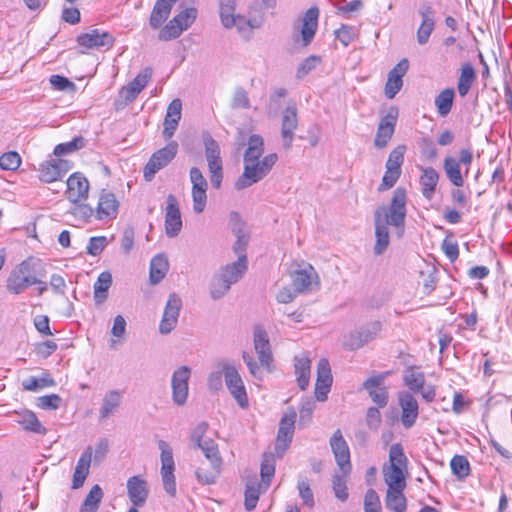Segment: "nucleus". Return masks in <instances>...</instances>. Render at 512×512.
Instances as JSON below:
<instances>
[{
  "instance_id": "nucleus-24",
  "label": "nucleus",
  "mask_w": 512,
  "mask_h": 512,
  "mask_svg": "<svg viewBox=\"0 0 512 512\" xmlns=\"http://www.w3.org/2000/svg\"><path fill=\"white\" fill-rule=\"evenodd\" d=\"M409 62L407 59L400 60L388 73L385 84V96L393 99L403 86V77L407 73Z\"/></svg>"
},
{
  "instance_id": "nucleus-29",
  "label": "nucleus",
  "mask_w": 512,
  "mask_h": 512,
  "mask_svg": "<svg viewBox=\"0 0 512 512\" xmlns=\"http://www.w3.org/2000/svg\"><path fill=\"white\" fill-rule=\"evenodd\" d=\"M92 448L87 447L79 457L72 479V488L79 489L83 486L87 476L89 475L90 465L92 461Z\"/></svg>"
},
{
  "instance_id": "nucleus-50",
  "label": "nucleus",
  "mask_w": 512,
  "mask_h": 512,
  "mask_svg": "<svg viewBox=\"0 0 512 512\" xmlns=\"http://www.w3.org/2000/svg\"><path fill=\"white\" fill-rule=\"evenodd\" d=\"M450 467L458 479H464L469 475L470 464L465 456L455 455L450 461Z\"/></svg>"
},
{
  "instance_id": "nucleus-63",
  "label": "nucleus",
  "mask_w": 512,
  "mask_h": 512,
  "mask_svg": "<svg viewBox=\"0 0 512 512\" xmlns=\"http://www.w3.org/2000/svg\"><path fill=\"white\" fill-rule=\"evenodd\" d=\"M406 151V147L404 145H399L394 148L388 157L386 162V168H392L397 171H401V165L404 161V154Z\"/></svg>"
},
{
  "instance_id": "nucleus-11",
  "label": "nucleus",
  "mask_w": 512,
  "mask_h": 512,
  "mask_svg": "<svg viewBox=\"0 0 512 512\" xmlns=\"http://www.w3.org/2000/svg\"><path fill=\"white\" fill-rule=\"evenodd\" d=\"M72 166L68 160L50 158L39 164L38 178L43 183L58 181L72 169Z\"/></svg>"
},
{
  "instance_id": "nucleus-9",
  "label": "nucleus",
  "mask_w": 512,
  "mask_h": 512,
  "mask_svg": "<svg viewBox=\"0 0 512 512\" xmlns=\"http://www.w3.org/2000/svg\"><path fill=\"white\" fill-rule=\"evenodd\" d=\"M177 152L178 143L176 141H171L165 147L154 152L143 169L145 180L151 181L159 170L166 167L175 158Z\"/></svg>"
},
{
  "instance_id": "nucleus-12",
  "label": "nucleus",
  "mask_w": 512,
  "mask_h": 512,
  "mask_svg": "<svg viewBox=\"0 0 512 512\" xmlns=\"http://www.w3.org/2000/svg\"><path fill=\"white\" fill-rule=\"evenodd\" d=\"M190 181L192 183L193 210L195 213H202L207 202V180L199 168L192 167L190 169Z\"/></svg>"
},
{
  "instance_id": "nucleus-22",
  "label": "nucleus",
  "mask_w": 512,
  "mask_h": 512,
  "mask_svg": "<svg viewBox=\"0 0 512 512\" xmlns=\"http://www.w3.org/2000/svg\"><path fill=\"white\" fill-rule=\"evenodd\" d=\"M114 37L105 31L99 29H92L89 32L80 34L77 37V43L87 49L92 48H106L109 49L114 44Z\"/></svg>"
},
{
  "instance_id": "nucleus-43",
  "label": "nucleus",
  "mask_w": 512,
  "mask_h": 512,
  "mask_svg": "<svg viewBox=\"0 0 512 512\" xmlns=\"http://www.w3.org/2000/svg\"><path fill=\"white\" fill-rule=\"evenodd\" d=\"M404 489H387L385 504L391 512H405L407 500L403 493Z\"/></svg>"
},
{
  "instance_id": "nucleus-59",
  "label": "nucleus",
  "mask_w": 512,
  "mask_h": 512,
  "mask_svg": "<svg viewBox=\"0 0 512 512\" xmlns=\"http://www.w3.org/2000/svg\"><path fill=\"white\" fill-rule=\"evenodd\" d=\"M232 109H249L251 107L247 91L243 87H237L232 95Z\"/></svg>"
},
{
  "instance_id": "nucleus-49",
  "label": "nucleus",
  "mask_w": 512,
  "mask_h": 512,
  "mask_svg": "<svg viewBox=\"0 0 512 512\" xmlns=\"http://www.w3.org/2000/svg\"><path fill=\"white\" fill-rule=\"evenodd\" d=\"M261 489L264 490L262 484L256 482H248L245 489V507L248 511L253 510L258 502Z\"/></svg>"
},
{
  "instance_id": "nucleus-3",
  "label": "nucleus",
  "mask_w": 512,
  "mask_h": 512,
  "mask_svg": "<svg viewBox=\"0 0 512 512\" xmlns=\"http://www.w3.org/2000/svg\"><path fill=\"white\" fill-rule=\"evenodd\" d=\"M407 457L400 443L389 449V464L383 467V477L388 489H405Z\"/></svg>"
},
{
  "instance_id": "nucleus-20",
  "label": "nucleus",
  "mask_w": 512,
  "mask_h": 512,
  "mask_svg": "<svg viewBox=\"0 0 512 512\" xmlns=\"http://www.w3.org/2000/svg\"><path fill=\"white\" fill-rule=\"evenodd\" d=\"M165 210V233L169 238L176 237L182 229V219L179 204L172 194L167 196Z\"/></svg>"
},
{
  "instance_id": "nucleus-2",
  "label": "nucleus",
  "mask_w": 512,
  "mask_h": 512,
  "mask_svg": "<svg viewBox=\"0 0 512 512\" xmlns=\"http://www.w3.org/2000/svg\"><path fill=\"white\" fill-rule=\"evenodd\" d=\"M253 345L260 365H258L253 356L247 352H243L242 358L244 363L247 365L250 374L254 378L261 380L263 377L261 367L266 369L268 372H271L273 363V354L269 337L262 326L254 327Z\"/></svg>"
},
{
  "instance_id": "nucleus-34",
  "label": "nucleus",
  "mask_w": 512,
  "mask_h": 512,
  "mask_svg": "<svg viewBox=\"0 0 512 512\" xmlns=\"http://www.w3.org/2000/svg\"><path fill=\"white\" fill-rule=\"evenodd\" d=\"M296 381L301 390H305L310 381L311 360L306 354L294 357Z\"/></svg>"
},
{
  "instance_id": "nucleus-15",
  "label": "nucleus",
  "mask_w": 512,
  "mask_h": 512,
  "mask_svg": "<svg viewBox=\"0 0 512 512\" xmlns=\"http://www.w3.org/2000/svg\"><path fill=\"white\" fill-rule=\"evenodd\" d=\"M330 446L334 454L336 463L343 474L351 472L350 450L340 429H337L331 439Z\"/></svg>"
},
{
  "instance_id": "nucleus-45",
  "label": "nucleus",
  "mask_w": 512,
  "mask_h": 512,
  "mask_svg": "<svg viewBox=\"0 0 512 512\" xmlns=\"http://www.w3.org/2000/svg\"><path fill=\"white\" fill-rule=\"evenodd\" d=\"M264 152V140L258 134H253L248 139L247 148L244 153L243 161L251 162L260 160Z\"/></svg>"
},
{
  "instance_id": "nucleus-5",
  "label": "nucleus",
  "mask_w": 512,
  "mask_h": 512,
  "mask_svg": "<svg viewBox=\"0 0 512 512\" xmlns=\"http://www.w3.org/2000/svg\"><path fill=\"white\" fill-rule=\"evenodd\" d=\"M222 368L225 385L231 396L235 399L239 407L245 409L249 406L248 396L242 377L234 364L223 361L218 364Z\"/></svg>"
},
{
  "instance_id": "nucleus-55",
  "label": "nucleus",
  "mask_w": 512,
  "mask_h": 512,
  "mask_svg": "<svg viewBox=\"0 0 512 512\" xmlns=\"http://www.w3.org/2000/svg\"><path fill=\"white\" fill-rule=\"evenodd\" d=\"M242 223L240 221L234 224L232 231L235 234L237 240L233 245L234 252L238 255H246L245 250L248 244V237L245 235Z\"/></svg>"
},
{
  "instance_id": "nucleus-61",
  "label": "nucleus",
  "mask_w": 512,
  "mask_h": 512,
  "mask_svg": "<svg viewBox=\"0 0 512 512\" xmlns=\"http://www.w3.org/2000/svg\"><path fill=\"white\" fill-rule=\"evenodd\" d=\"M21 165V157L15 151L3 153L0 156V168L2 170L14 171Z\"/></svg>"
},
{
  "instance_id": "nucleus-37",
  "label": "nucleus",
  "mask_w": 512,
  "mask_h": 512,
  "mask_svg": "<svg viewBox=\"0 0 512 512\" xmlns=\"http://www.w3.org/2000/svg\"><path fill=\"white\" fill-rule=\"evenodd\" d=\"M443 169L446 177L452 185L459 188L464 184L460 163L452 156H446L443 161Z\"/></svg>"
},
{
  "instance_id": "nucleus-25",
  "label": "nucleus",
  "mask_w": 512,
  "mask_h": 512,
  "mask_svg": "<svg viewBox=\"0 0 512 512\" xmlns=\"http://www.w3.org/2000/svg\"><path fill=\"white\" fill-rule=\"evenodd\" d=\"M152 76L150 68L143 69L132 81L126 86L122 87L119 92V97L124 99V104L133 102L139 93L146 87Z\"/></svg>"
},
{
  "instance_id": "nucleus-7",
  "label": "nucleus",
  "mask_w": 512,
  "mask_h": 512,
  "mask_svg": "<svg viewBox=\"0 0 512 512\" xmlns=\"http://www.w3.org/2000/svg\"><path fill=\"white\" fill-rule=\"evenodd\" d=\"M158 448L160 449L161 460V480L163 488L171 497H175L177 493L175 481V462L173 459V451L171 446L164 440L158 441Z\"/></svg>"
},
{
  "instance_id": "nucleus-57",
  "label": "nucleus",
  "mask_w": 512,
  "mask_h": 512,
  "mask_svg": "<svg viewBox=\"0 0 512 512\" xmlns=\"http://www.w3.org/2000/svg\"><path fill=\"white\" fill-rule=\"evenodd\" d=\"M297 489L303 504L309 508L314 507L315 501L313 491L310 488V484L306 478H300L298 480Z\"/></svg>"
},
{
  "instance_id": "nucleus-36",
  "label": "nucleus",
  "mask_w": 512,
  "mask_h": 512,
  "mask_svg": "<svg viewBox=\"0 0 512 512\" xmlns=\"http://www.w3.org/2000/svg\"><path fill=\"white\" fill-rule=\"evenodd\" d=\"M202 140L205 148V156L208 162V168H217V166H222L220 147L217 141L211 136L209 132H203Z\"/></svg>"
},
{
  "instance_id": "nucleus-4",
  "label": "nucleus",
  "mask_w": 512,
  "mask_h": 512,
  "mask_svg": "<svg viewBox=\"0 0 512 512\" xmlns=\"http://www.w3.org/2000/svg\"><path fill=\"white\" fill-rule=\"evenodd\" d=\"M277 160V154L271 153L260 160L244 162V170L235 182V189L243 190L261 181L269 174Z\"/></svg>"
},
{
  "instance_id": "nucleus-58",
  "label": "nucleus",
  "mask_w": 512,
  "mask_h": 512,
  "mask_svg": "<svg viewBox=\"0 0 512 512\" xmlns=\"http://www.w3.org/2000/svg\"><path fill=\"white\" fill-rule=\"evenodd\" d=\"M54 385V380L49 377H28L22 382V386L24 390L27 391H38L39 389H43L45 387H51Z\"/></svg>"
},
{
  "instance_id": "nucleus-35",
  "label": "nucleus",
  "mask_w": 512,
  "mask_h": 512,
  "mask_svg": "<svg viewBox=\"0 0 512 512\" xmlns=\"http://www.w3.org/2000/svg\"><path fill=\"white\" fill-rule=\"evenodd\" d=\"M173 5V0L156 1L149 18V24L153 29H159L163 25L168 19Z\"/></svg>"
},
{
  "instance_id": "nucleus-21",
  "label": "nucleus",
  "mask_w": 512,
  "mask_h": 512,
  "mask_svg": "<svg viewBox=\"0 0 512 512\" xmlns=\"http://www.w3.org/2000/svg\"><path fill=\"white\" fill-rule=\"evenodd\" d=\"M67 199L76 204L88 198L89 182L87 178L80 172L71 174L67 179Z\"/></svg>"
},
{
  "instance_id": "nucleus-31",
  "label": "nucleus",
  "mask_w": 512,
  "mask_h": 512,
  "mask_svg": "<svg viewBox=\"0 0 512 512\" xmlns=\"http://www.w3.org/2000/svg\"><path fill=\"white\" fill-rule=\"evenodd\" d=\"M421 172L419 183L422 195L427 200H431L435 194L440 175L436 169L431 166L421 167Z\"/></svg>"
},
{
  "instance_id": "nucleus-64",
  "label": "nucleus",
  "mask_w": 512,
  "mask_h": 512,
  "mask_svg": "<svg viewBox=\"0 0 512 512\" xmlns=\"http://www.w3.org/2000/svg\"><path fill=\"white\" fill-rule=\"evenodd\" d=\"M365 512H381L380 498L374 489H368L364 497Z\"/></svg>"
},
{
  "instance_id": "nucleus-8",
  "label": "nucleus",
  "mask_w": 512,
  "mask_h": 512,
  "mask_svg": "<svg viewBox=\"0 0 512 512\" xmlns=\"http://www.w3.org/2000/svg\"><path fill=\"white\" fill-rule=\"evenodd\" d=\"M38 282L39 279L33 273L31 263L24 260L11 271L6 281V288L8 292L18 295Z\"/></svg>"
},
{
  "instance_id": "nucleus-42",
  "label": "nucleus",
  "mask_w": 512,
  "mask_h": 512,
  "mask_svg": "<svg viewBox=\"0 0 512 512\" xmlns=\"http://www.w3.org/2000/svg\"><path fill=\"white\" fill-rule=\"evenodd\" d=\"M112 284V275L108 271L99 274L94 283V301L96 304H102L108 297V290Z\"/></svg>"
},
{
  "instance_id": "nucleus-56",
  "label": "nucleus",
  "mask_w": 512,
  "mask_h": 512,
  "mask_svg": "<svg viewBox=\"0 0 512 512\" xmlns=\"http://www.w3.org/2000/svg\"><path fill=\"white\" fill-rule=\"evenodd\" d=\"M83 146H84V139L82 137H76L69 142L60 143V144L56 145L54 148L53 154L57 157H61L63 155L77 151V150L81 149Z\"/></svg>"
},
{
  "instance_id": "nucleus-30",
  "label": "nucleus",
  "mask_w": 512,
  "mask_h": 512,
  "mask_svg": "<svg viewBox=\"0 0 512 512\" xmlns=\"http://www.w3.org/2000/svg\"><path fill=\"white\" fill-rule=\"evenodd\" d=\"M119 207V202L116 199V196L111 192L103 191L100 194L97 209H96V217L98 220H104L107 218H115L117 215Z\"/></svg>"
},
{
  "instance_id": "nucleus-46",
  "label": "nucleus",
  "mask_w": 512,
  "mask_h": 512,
  "mask_svg": "<svg viewBox=\"0 0 512 512\" xmlns=\"http://www.w3.org/2000/svg\"><path fill=\"white\" fill-rule=\"evenodd\" d=\"M103 495L102 488L98 484L93 485L82 502L79 512H97Z\"/></svg>"
},
{
  "instance_id": "nucleus-53",
  "label": "nucleus",
  "mask_w": 512,
  "mask_h": 512,
  "mask_svg": "<svg viewBox=\"0 0 512 512\" xmlns=\"http://www.w3.org/2000/svg\"><path fill=\"white\" fill-rule=\"evenodd\" d=\"M224 280L219 273L213 277L210 284V296L214 300L222 298L230 290V284Z\"/></svg>"
},
{
  "instance_id": "nucleus-26",
  "label": "nucleus",
  "mask_w": 512,
  "mask_h": 512,
  "mask_svg": "<svg viewBox=\"0 0 512 512\" xmlns=\"http://www.w3.org/2000/svg\"><path fill=\"white\" fill-rule=\"evenodd\" d=\"M387 373L378 374L363 382V389L367 390L372 401L379 407H385L388 403V391L383 386Z\"/></svg>"
},
{
  "instance_id": "nucleus-33",
  "label": "nucleus",
  "mask_w": 512,
  "mask_h": 512,
  "mask_svg": "<svg viewBox=\"0 0 512 512\" xmlns=\"http://www.w3.org/2000/svg\"><path fill=\"white\" fill-rule=\"evenodd\" d=\"M319 10L317 7L309 8L303 17L301 36L303 44L306 46L311 43L318 27Z\"/></svg>"
},
{
  "instance_id": "nucleus-16",
  "label": "nucleus",
  "mask_w": 512,
  "mask_h": 512,
  "mask_svg": "<svg viewBox=\"0 0 512 512\" xmlns=\"http://www.w3.org/2000/svg\"><path fill=\"white\" fill-rule=\"evenodd\" d=\"M181 308V298L175 293L170 294L159 324V332L161 334H169L176 327Z\"/></svg>"
},
{
  "instance_id": "nucleus-14",
  "label": "nucleus",
  "mask_w": 512,
  "mask_h": 512,
  "mask_svg": "<svg viewBox=\"0 0 512 512\" xmlns=\"http://www.w3.org/2000/svg\"><path fill=\"white\" fill-rule=\"evenodd\" d=\"M398 404L401 409L400 421L404 428L410 429L419 416V405L416 398L408 391L398 393Z\"/></svg>"
},
{
  "instance_id": "nucleus-41",
  "label": "nucleus",
  "mask_w": 512,
  "mask_h": 512,
  "mask_svg": "<svg viewBox=\"0 0 512 512\" xmlns=\"http://www.w3.org/2000/svg\"><path fill=\"white\" fill-rule=\"evenodd\" d=\"M169 263L164 254H157L150 262L149 278L152 284H158L166 275Z\"/></svg>"
},
{
  "instance_id": "nucleus-19",
  "label": "nucleus",
  "mask_w": 512,
  "mask_h": 512,
  "mask_svg": "<svg viewBox=\"0 0 512 512\" xmlns=\"http://www.w3.org/2000/svg\"><path fill=\"white\" fill-rule=\"evenodd\" d=\"M297 127V108L294 104L289 105L283 110L281 116V139L286 150H289L292 146Z\"/></svg>"
},
{
  "instance_id": "nucleus-6",
  "label": "nucleus",
  "mask_w": 512,
  "mask_h": 512,
  "mask_svg": "<svg viewBox=\"0 0 512 512\" xmlns=\"http://www.w3.org/2000/svg\"><path fill=\"white\" fill-rule=\"evenodd\" d=\"M197 18L196 8H186L175 15L159 32L158 38L161 41H170L178 38L181 33L187 30Z\"/></svg>"
},
{
  "instance_id": "nucleus-47",
  "label": "nucleus",
  "mask_w": 512,
  "mask_h": 512,
  "mask_svg": "<svg viewBox=\"0 0 512 512\" xmlns=\"http://www.w3.org/2000/svg\"><path fill=\"white\" fill-rule=\"evenodd\" d=\"M454 97L455 91L453 88H446L435 97L434 103L441 117H445L450 113Z\"/></svg>"
},
{
  "instance_id": "nucleus-52",
  "label": "nucleus",
  "mask_w": 512,
  "mask_h": 512,
  "mask_svg": "<svg viewBox=\"0 0 512 512\" xmlns=\"http://www.w3.org/2000/svg\"><path fill=\"white\" fill-rule=\"evenodd\" d=\"M275 473V463L272 456L265 455L261 462L260 474L262 478V485L264 490H266L271 482Z\"/></svg>"
},
{
  "instance_id": "nucleus-23",
  "label": "nucleus",
  "mask_w": 512,
  "mask_h": 512,
  "mask_svg": "<svg viewBox=\"0 0 512 512\" xmlns=\"http://www.w3.org/2000/svg\"><path fill=\"white\" fill-rule=\"evenodd\" d=\"M380 331V323L374 322L349 334L344 346L349 350H357L372 341Z\"/></svg>"
},
{
  "instance_id": "nucleus-27",
  "label": "nucleus",
  "mask_w": 512,
  "mask_h": 512,
  "mask_svg": "<svg viewBox=\"0 0 512 512\" xmlns=\"http://www.w3.org/2000/svg\"><path fill=\"white\" fill-rule=\"evenodd\" d=\"M182 103L180 99H173L166 111L164 119L163 137L169 140L173 137L181 119Z\"/></svg>"
},
{
  "instance_id": "nucleus-17",
  "label": "nucleus",
  "mask_w": 512,
  "mask_h": 512,
  "mask_svg": "<svg viewBox=\"0 0 512 512\" xmlns=\"http://www.w3.org/2000/svg\"><path fill=\"white\" fill-rule=\"evenodd\" d=\"M398 109L391 107L387 114L380 119L374 138L375 147L382 149L387 146L392 138L397 123Z\"/></svg>"
},
{
  "instance_id": "nucleus-40",
  "label": "nucleus",
  "mask_w": 512,
  "mask_h": 512,
  "mask_svg": "<svg viewBox=\"0 0 512 512\" xmlns=\"http://www.w3.org/2000/svg\"><path fill=\"white\" fill-rule=\"evenodd\" d=\"M475 79L476 72L473 65L469 62L462 64L457 81V91L461 97H465L468 94Z\"/></svg>"
},
{
  "instance_id": "nucleus-48",
  "label": "nucleus",
  "mask_w": 512,
  "mask_h": 512,
  "mask_svg": "<svg viewBox=\"0 0 512 512\" xmlns=\"http://www.w3.org/2000/svg\"><path fill=\"white\" fill-rule=\"evenodd\" d=\"M218 2L221 23L224 27H228L233 23V14L236 10L237 0H218Z\"/></svg>"
},
{
  "instance_id": "nucleus-38",
  "label": "nucleus",
  "mask_w": 512,
  "mask_h": 512,
  "mask_svg": "<svg viewBox=\"0 0 512 512\" xmlns=\"http://www.w3.org/2000/svg\"><path fill=\"white\" fill-rule=\"evenodd\" d=\"M122 400V392L118 390L108 391L102 400V404L99 410L101 419L110 417L120 406Z\"/></svg>"
},
{
  "instance_id": "nucleus-39",
  "label": "nucleus",
  "mask_w": 512,
  "mask_h": 512,
  "mask_svg": "<svg viewBox=\"0 0 512 512\" xmlns=\"http://www.w3.org/2000/svg\"><path fill=\"white\" fill-rule=\"evenodd\" d=\"M17 423L20 424L24 430L30 431L36 434L45 435L47 429L40 423L36 414L30 410L17 413Z\"/></svg>"
},
{
  "instance_id": "nucleus-18",
  "label": "nucleus",
  "mask_w": 512,
  "mask_h": 512,
  "mask_svg": "<svg viewBox=\"0 0 512 512\" xmlns=\"http://www.w3.org/2000/svg\"><path fill=\"white\" fill-rule=\"evenodd\" d=\"M296 412L289 409L280 420L275 449L282 455L292 441Z\"/></svg>"
},
{
  "instance_id": "nucleus-62",
  "label": "nucleus",
  "mask_w": 512,
  "mask_h": 512,
  "mask_svg": "<svg viewBox=\"0 0 512 512\" xmlns=\"http://www.w3.org/2000/svg\"><path fill=\"white\" fill-rule=\"evenodd\" d=\"M316 383L332 385L331 367L326 358H322L318 361Z\"/></svg>"
},
{
  "instance_id": "nucleus-60",
  "label": "nucleus",
  "mask_w": 512,
  "mask_h": 512,
  "mask_svg": "<svg viewBox=\"0 0 512 512\" xmlns=\"http://www.w3.org/2000/svg\"><path fill=\"white\" fill-rule=\"evenodd\" d=\"M236 27L238 32L242 35L249 36L254 28L257 27L250 19L245 18L239 14H233V23L227 28Z\"/></svg>"
},
{
  "instance_id": "nucleus-32",
  "label": "nucleus",
  "mask_w": 512,
  "mask_h": 512,
  "mask_svg": "<svg viewBox=\"0 0 512 512\" xmlns=\"http://www.w3.org/2000/svg\"><path fill=\"white\" fill-rule=\"evenodd\" d=\"M246 270L247 257L240 255L237 261L222 267L219 274L225 279L224 282H228L231 286L242 278Z\"/></svg>"
},
{
  "instance_id": "nucleus-1",
  "label": "nucleus",
  "mask_w": 512,
  "mask_h": 512,
  "mask_svg": "<svg viewBox=\"0 0 512 512\" xmlns=\"http://www.w3.org/2000/svg\"><path fill=\"white\" fill-rule=\"evenodd\" d=\"M406 190L398 187L394 190L389 207L380 206L374 212V226L376 243L374 253L381 255L389 245L388 225L397 229L401 237L404 233L406 218Z\"/></svg>"
},
{
  "instance_id": "nucleus-13",
  "label": "nucleus",
  "mask_w": 512,
  "mask_h": 512,
  "mask_svg": "<svg viewBox=\"0 0 512 512\" xmlns=\"http://www.w3.org/2000/svg\"><path fill=\"white\" fill-rule=\"evenodd\" d=\"M126 490L129 501L135 509L143 507L149 497V486L147 480L140 476L134 475L127 479Z\"/></svg>"
},
{
  "instance_id": "nucleus-44",
  "label": "nucleus",
  "mask_w": 512,
  "mask_h": 512,
  "mask_svg": "<svg viewBox=\"0 0 512 512\" xmlns=\"http://www.w3.org/2000/svg\"><path fill=\"white\" fill-rule=\"evenodd\" d=\"M404 384L413 392H420L425 385V375L417 367H408L404 370Z\"/></svg>"
},
{
  "instance_id": "nucleus-28",
  "label": "nucleus",
  "mask_w": 512,
  "mask_h": 512,
  "mask_svg": "<svg viewBox=\"0 0 512 512\" xmlns=\"http://www.w3.org/2000/svg\"><path fill=\"white\" fill-rule=\"evenodd\" d=\"M292 284L297 293L309 291L313 284L318 285V275L311 265H307L293 273Z\"/></svg>"
},
{
  "instance_id": "nucleus-54",
  "label": "nucleus",
  "mask_w": 512,
  "mask_h": 512,
  "mask_svg": "<svg viewBox=\"0 0 512 512\" xmlns=\"http://www.w3.org/2000/svg\"><path fill=\"white\" fill-rule=\"evenodd\" d=\"M348 474H335L332 479V488L335 494V497L340 501L344 502L348 499V489H347V481L346 476Z\"/></svg>"
},
{
  "instance_id": "nucleus-51",
  "label": "nucleus",
  "mask_w": 512,
  "mask_h": 512,
  "mask_svg": "<svg viewBox=\"0 0 512 512\" xmlns=\"http://www.w3.org/2000/svg\"><path fill=\"white\" fill-rule=\"evenodd\" d=\"M221 468L222 467H216V465H210V469L199 467L195 471V476L200 483L210 485L215 483L221 472Z\"/></svg>"
},
{
  "instance_id": "nucleus-10",
  "label": "nucleus",
  "mask_w": 512,
  "mask_h": 512,
  "mask_svg": "<svg viewBox=\"0 0 512 512\" xmlns=\"http://www.w3.org/2000/svg\"><path fill=\"white\" fill-rule=\"evenodd\" d=\"M191 369L186 366H180L174 370L171 377L172 401L177 406L186 404L189 395V380Z\"/></svg>"
}]
</instances>
